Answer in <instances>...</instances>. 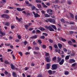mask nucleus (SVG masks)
Instances as JSON below:
<instances>
[{"instance_id":"f257e3e1","label":"nucleus","mask_w":77,"mask_h":77,"mask_svg":"<svg viewBox=\"0 0 77 77\" xmlns=\"http://www.w3.org/2000/svg\"><path fill=\"white\" fill-rule=\"evenodd\" d=\"M2 18H6V19H9L10 17L9 15H8L7 14H3L1 16Z\"/></svg>"},{"instance_id":"f03ea898","label":"nucleus","mask_w":77,"mask_h":77,"mask_svg":"<svg viewBox=\"0 0 77 77\" xmlns=\"http://www.w3.org/2000/svg\"><path fill=\"white\" fill-rule=\"evenodd\" d=\"M45 28L47 29V30H49L51 32V31H54V29L51 27V26H47L45 27Z\"/></svg>"},{"instance_id":"7ed1b4c3","label":"nucleus","mask_w":77,"mask_h":77,"mask_svg":"<svg viewBox=\"0 0 77 77\" xmlns=\"http://www.w3.org/2000/svg\"><path fill=\"white\" fill-rule=\"evenodd\" d=\"M57 66L56 64H53L52 66V70H54L57 69Z\"/></svg>"},{"instance_id":"20e7f679","label":"nucleus","mask_w":77,"mask_h":77,"mask_svg":"<svg viewBox=\"0 0 77 77\" xmlns=\"http://www.w3.org/2000/svg\"><path fill=\"white\" fill-rule=\"evenodd\" d=\"M34 15V17L35 18H37L38 17H40V15H39V14L38 13H35V12L33 11L32 12Z\"/></svg>"},{"instance_id":"39448f33","label":"nucleus","mask_w":77,"mask_h":77,"mask_svg":"<svg viewBox=\"0 0 77 77\" xmlns=\"http://www.w3.org/2000/svg\"><path fill=\"white\" fill-rule=\"evenodd\" d=\"M75 62V60L74 59H70L69 61V63H73Z\"/></svg>"},{"instance_id":"423d86ee","label":"nucleus","mask_w":77,"mask_h":77,"mask_svg":"<svg viewBox=\"0 0 77 77\" xmlns=\"http://www.w3.org/2000/svg\"><path fill=\"white\" fill-rule=\"evenodd\" d=\"M48 21L50 22V23H53V24H55L56 23V21H55V20L54 19H48Z\"/></svg>"},{"instance_id":"0eeeda50","label":"nucleus","mask_w":77,"mask_h":77,"mask_svg":"<svg viewBox=\"0 0 77 77\" xmlns=\"http://www.w3.org/2000/svg\"><path fill=\"white\" fill-rule=\"evenodd\" d=\"M17 11H19V12H20V11H24V10H25V9L24 8H22V9L21 8H17Z\"/></svg>"},{"instance_id":"6e6552de","label":"nucleus","mask_w":77,"mask_h":77,"mask_svg":"<svg viewBox=\"0 0 77 77\" xmlns=\"http://www.w3.org/2000/svg\"><path fill=\"white\" fill-rule=\"evenodd\" d=\"M45 60L47 62H50L51 61L50 59V57H47L45 58Z\"/></svg>"},{"instance_id":"1a4fd4ad","label":"nucleus","mask_w":77,"mask_h":77,"mask_svg":"<svg viewBox=\"0 0 77 77\" xmlns=\"http://www.w3.org/2000/svg\"><path fill=\"white\" fill-rule=\"evenodd\" d=\"M64 61L65 60H64V59H62L61 61L59 62V64L60 65H63V63H64Z\"/></svg>"},{"instance_id":"9d476101","label":"nucleus","mask_w":77,"mask_h":77,"mask_svg":"<svg viewBox=\"0 0 77 77\" xmlns=\"http://www.w3.org/2000/svg\"><path fill=\"white\" fill-rule=\"evenodd\" d=\"M61 60H62V58L58 57H57V62L59 63V62H60L61 61Z\"/></svg>"},{"instance_id":"9b49d317","label":"nucleus","mask_w":77,"mask_h":77,"mask_svg":"<svg viewBox=\"0 0 77 77\" xmlns=\"http://www.w3.org/2000/svg\"><path fill=\"white\" fill-rule=\"evenodd\" d=\"M58 45L60 49H62V44L59 43L58 44Z\"/></svg>"},{"instance_id":"f8f14e48","label":"nucleus","mask_w":77,"mask_h":77,"mask_svg":"<svg viewBox=\"0 0 77 77\" xmlns=\"http://www.w3.org/2000/svg\"><path fill=\"white\" fill-rule=\"evenodd\" d=\"M38 29L40 30H41V31H44V30H45V28H44L41 27H39L38 28Z\"/></svg>"},{"instance_id":"ddd939ff","label":"nucleus","mask_w":77,"mask_h":77,"mask_svg":"<svg viewBox=\"0 0 77 77\" xmlns=\"http://www.w3.org/2000/svg\"><path fill=\"white\" fill-rule=\"evenodd\" d=\"M46 65H47V69H49L50 68V66H51V64H50V63H48L46 64Z\"/></svg>"},{"instance_id":"4468645a","label":"nucleus","mask_w":77,"mask_h":77,"mask_svg":"<svg viewBox=\"0 0 77 77\" xmlns=\"http://www.w3.org/2000/svg\"><path fill=\"white\" fill-rule=\"evenodd\" d=\"M11 68L12 69H15V66H14L12 64H11Z\"/></svg>"},{"instance_id":"2eb2a0df","label":"nucleus","mask_w":77,"mask_h":77,"mask_svg":"<svg viewBox=\"0 0 77 77\" xmlns=\"http://www.w3.org/2000/svg\"><path fill=\"white\" fill-rule=\"evenodd\" d=\"M47 12L48 14V12H53V10L51 9H48V10H47Z\"/></svg>"},{"instance_id":"dca6fc26","label":"nucleus","mask_w":77,"mask_h":77,"mask_svg":"<svg viewBox=\"0 0 77 77\" xmlns=\"http://www.w3.org/2000/svg\"><path fill=\"white\" fill-rule=\"evenodd\" d=\"M44 16L45 17H46V18H48V17H50V15L47 14H45L44 15Z\"/></svg>"},{"instance_id":"f3484780","label":"nucleus","mask_w":77,"mask_h":77,"mask_svg":"<svg viewBox=\"0 0 77 77\" xmlns=\"http://www.w3.org/2000/svg\"><path fill=\"white\" fill-rule=\"evenodd\" d=\"M69 14L71 17L72 18H74V15H73V14H72V13H69Z\"/></svg>"},{"instance_id":"a211bd4d","label":"nucleus","mask_w":77,"mask_h":77,"mask_svg":"<svg viewBox=\"0 0 77 77\" xmlns=\"http://www.w3.org/2000/svg\"><path fill=\"white\" fill-rule=\"evenodd\" d=\"M30 38H31V39H36V38H37V36L36 35H35L31 37Z\"/></svg>"},{"instance_id":"6ab92c4d","label":"nucleus","mask_w":77,"mask_h":77,"mask_svg":"<svg viewBox=\"0 0 77 77\" xmlns=\"http://www.w3.org/2000/svg\"><path fill=\"white\" fill-rule=\"evenodd\" d=\"M37 7L39 9H41L42 8V6H41V5L40 4H38L37 5Z\"/></svg>"},{"instance_id":"aec40b11","label":"nucleus","mask_w":77,"mask_h":77,"mask_svg":"<svg viewBox=\"0 0 77 77\" xmlns=\"http://www.w3.org/2000/svg\"><path fill=\"white\" fill-rule=\"evenodd\" d=\"M51 27L53 28V29H54L55 30H57V28L55 25H52Z\"/></svg>"},{"instance_id":"412c9836","label":"nucleus","mask_w":77,"mask_h":77,"mask_svg":"<svg viewBox=\"0 0 77 77\" xmlns=\"http://www.w3.org/2000/svg\"><path fill=\"white\" fill-rule=\"evenodd\" d=\"M0 33L2 35H0V36H5V34L3 33V32H2L1 31H0Z\"/></svg>"},{"instance_id":"4be33fe9","label":"nucleus","mask_w":77,"mask_h":77,"mask_svg":"<svg viewBox=\"0 0 77 77\" xmlns=\"http://www.w3.org/2000/svg\"><path fill=\"white\" fill-rule=\"evenodd\" d=\"M68 43L70 45H72V42L71 41H69Z\"/></svg>"},{"instance_id":"5701e85b","label":"nucleus","mask_w":77,"mask_h":77,"mask_svg":"<svg viewBox=\"0 0 77 77\" xmlns=\"http://www.w3.org/2000/svg\"><path fill=\"white\" fill-rule=\"evenodd\" d=\"M69 56H70V55H67L66 56L65 58V59L66 60H68V59H69Z\"/></svg>"},{"instance_id":"b1692460","label":"nucleus","mask_w":77,"mask_h":77,"mask_svg":"<svg viewBox=\"0 0 77 77\" xmlns=\"http://www.w3.org/2000/svg\"><path fill=\"white\" fill-rule=\"evenodd\" d=\"M56 59H57V57H55L52 58V60L53 62H55V61L56 60Z\"/></svg>"},{"instance_id":"393cba45","label":"nucleus","mask_w":77,"mask_h":77,"mask_svg":"<svg viewBox=\"0 0 77 77\" xmlns=\"http://www.w3.org/2000/svg\"><path fill=\"white\" fill-rule=\"evenodd\" d=\"M35 2L36 3H42V1L41 0H36L35 1Z\"/></svg>"},{"instance_id":"a878e982","label":"nucleus","mask_w":77,"mask_h":77,"mask_svg":"<svg viewBox=\"0 0 77 77\" xmlns=\"http://www.w3.org/2000/svg\"><path fill=\"white\" fill-rule=\"evenodd\" d=\"M42 5H43L44 8H48V6L46 5H45L44 2H42Z\"/></svg>"},{"instance_id":"bb28decb","label":"nucleus","mask_w":77,"mask_h":77,"mask_svg":"<svg viewBox=\"0 0 77 77\" xmlns=\"http://www.w3.org/2000/svg\"><path fill=\"white\" fill-rule=\"evenodd\" d=\"M60 21L62 23H65V20L64 19L62 18L60 20Z\"/></svg>"},{"instance_id":"cd10ccee","label":"nucleus","mask_w":77,"mask_h":77,"mask_svg":"<svg viewBox=\"0 0 77 77\" xmlns=\"http://www.w3.org/2000/svg\"><path fill=\"white\" fill-rule=\"evenodd\" d=\"M5 63L7 65H10V63H9V62L6 60L5 61Z\"/></svg>"},{"instance_id":"c85d7f7f","label":"nucleus","mask_w":77,"mask_h":77,"mask_svg":"<svg viewBox=\"0 0 77 77\" xmlns=\"http://www.w3.org/2000/svg\"><path fill=\"white\" fill-rule=\"evenodd\" d=\"M48 73L49 75H51L52 74V71L51 70L48 71Z\"/></svg>"},{"instance_id":"c756f323","label":"nucleus","mask_w":77,"mask_h":77,"mask_svg":"<svg viewBox=\"0 0 77 77\" xmlns=\"http://www.w3.org/2000/svg\"><path fill=\"white\" fill-rule=\"evenodd\" d=\"M9 24H10V23L9 22H6L5 24V26H9Z\"/></svg>"},{"instance_id":"7c9ffc66","label":"nucleus","mask_w":77,"mask_h":77,"mask_svg":"<svg viewBox=\"0 0 77 77\" xmlns=\"http://www.w3.org/2000/svg\"><path fill=\"white\" fill-rule=\"evenodd\" d=\"M23 43L24 44V45H26L28 44V42H27V41L25 40V42H23Z\"/></svg>"},{"instance_id":"2f4dec72","label":"nucleus","mask_w":77,"mask_h":77,"mask_svg":"<svg viewBox=\"0 0 77 77\" xmlns=\"http://www.w3.org/2000/svg\"><path fill=\"white\" fill-rule=\"evenodd\" d=\"M12 75L14 77H17L16 76V73L14 72L13 73Z\"/></svg>"},{"instance_id":"473e14b6","label":"nucleus","mask_w":77,"mask_h":77,"mask_svg":"<svg viewBox=\"0 0 77 77\" xmlns=\"http://www.w3.org/2000/svg\"><path fill=\"white\" fill-rule=\"evenodd\" d=\"M25 28L26 30L28 29V27H29V26L27 25H25Z\"/></svg>"},{"instance_id":"72a5a7b5","label":"nucleus","mask_w":77,"mask_h":77,"mask_svg":"<svg viewBox=\"0 0 77 77\" xmlns=\"http://www.w3.org/2000/svg\"><path fill=\"white\" fill-rule=\"evenodd\" d=\"M77 65V63H75L72 64V66L74 67V66H75V65Z\"/></svg>"},{"instance_id":"f704fd0d","label":"nucleus","mask_w":77,"mask_h":77,"mask_svg":"<svg viewBox=\"0 0 77 77\" xmlns=\"http://www.w3.org/2000/svg\"><path fill=\"white\" fill-rule=\"evenodd\" d=\"M9 73L8 72L6 71H5L4 72V74L6 75H8Z\"/></svg>"},{"instance_id":"c9c22d12","label":"nucleus","mask_w":77,"mask_h":77,"mask_svg":"<svg viewBox=\"0 0 77 77\" xmlns=\"http://www.w3.org/2000/svg\"><path fill=\"white\" fill-rule=\"evenodd\" d=\"M61 40L62 41H63V42H66V40L65 39V38H61Z\"/></svg>"},{"instance_id":"e433bc0d","label":"nucleus","mask_w":77,"mask_h":77,"mask_svg":"<svg viewBox=\"0 0 77 77\" xmlns=\"http://www.w3.org/2000/svg\"><path fill=\"white\" fill-rule=\"evenodd\" d=\"M54 47L56 49H57L58 48V47H57V45L55 44L54 45Z\"/></svg>"},{"instance_id":"4c0bfd02","label":"nucleus","mask_w":77,"mask_h":77,"mask_svg":"<svg viewBox=\"0 0 77 77\" xmlns=\"http://www.w3.org/2000/svg\"><path fill=\"white\" fill-rule=\"evenodd\" d=\"M41 31L40 30H39L38 29H37L36 30V33H41Z\"/></svg>"},{"instance_id":"58836bf2","label":"nucleus","mask_w":77,"mask_h":77,"mask_svg":"<svg viewBox=\"0 0 77 77\" xmlns=\"http://www.w3.org/2000/svg\"><path fill=\"white\" fill-rule=\"evenodd\" d=\"M42 35H45V36H47V35H48V34L45 33H43Z\"/></svg>"},{"instance_id":"ea45409f","label":"nucleus","mask_w":77,"mask_h":77,"mask_svg":"<svg viewBox=\"0 0 77 77\" xmlns=\"http://www.w3.org/2000/svg\"><path fill=\"white\" fill-rule=\"evenodd\" d=\"M35 50H39V48L38 47H35Z\"/></svg>"},{"instance_id":"a19ab883","label":"nucleus","mask_w":77,"mask_h":77,"mask_svg":"<svg viewBox=\"0 0 77 77\" xmlns=\"http://www.w3.org/2000/svg\"><path fill=\"white\" fill-rule=\"evenodd\" d=\"M70 54L71 55V56H73L75 55V53L74 52H72V53Z\"/></svg>"},{"instance_id":"79ce46f5","label":"nucleus","mask_w":77,"mask_h":77,"mask_svg":"<svg viewBox=\"0 0 77 77\" xmlns=\"http://www.w3.org/2000/svg\"><path fill=\"white\" fill-rule=\"evenodd\" d=\"M69 33L70 35H72L74 33V32L72 31H69Z\"/></svg>"},{"instance_id":"37998d69","label":"nucleus","mask_w":77,"mask_h":77,"mask_svg":"<svg viewBox=\"0 0 77 77\" xmlns=\"http://www.w3.org/2000/svg\"><path fill=\"white\" fill-rule=\"evenodd\" d=\"M42 47H43V48H44V49L46 48V45H42Z\"/></svg>"},{"instance_id":"c03bdc74","label":"nucleus","mask_w":77,"mask_h":77,"mask_svg":"<svg viewBox=\"0 0 77 77\" xmlns=\"http://www.w3.org/2000/svg\"><path fill=\"white\" fill-rule=\"evenodd\" d=\"M49 41L50 42H51V43H53V40L51 39H50Z\"/></svg>"},{"instance_id":"a18cd8bd","label":"nucleus","mask_w":77,"mask_h":77,"mask_svg":"<svg viewBox=\"0 0 77 77\" xmlns=\"http://www.w3.org/2000/svg\"><path fill=\"white\" fill-rule=\"evenodd\" d=\"M40 38H41V39H45V36H44V35L42 36Z\"/></svg>"},{"instance_id":"49530a36","label":"nucleus","mask_w":77,"mask_h":77,"mask_svg":"<svg viewBox=\"0 0 77 77\" xmlns=\"http://www.w3.org/2000/svg\"><path fill=\"white\" fill-rule=\"evenodd\" d=\"M29 69V67H26L25 68V71H27V70H28Z\"/></svg>"},{"instance_id":"de8ad7c7","label":"nucleus","mask_w":77,"mask_h":77,"mask_svg":"<svg viewBox=\"0 0 77 77\" xmlns=\"http://www.w3.org/2000/svg\"><path fill=\"white\" fill-rule=\"evenodd\" d=\"M38 42H39V43L40 44H42V41H41V40H38Z\"/></svg>"},{"instance_id":"09e8293b","label":"nucleus","mask_w":77,"mask_h":77,"mask_svg":"<svg viewBox=\"0 0 77 77\" xmlns=\"http://www.w3.org/2000/svg\"><path fill=\"white\" fill-rule=\"evenodd\" d=\"M9 10H7L6 11L4 12V13L5 14H8V13H9Z\"/></svg>"},{"instance_id":"8fccbe9b","label":"nucleus","mask_w":77,"mask_h":77,"mask_svg":"<svg viewBox=\"0 0 77 77\" xmlns=\"http://www.w3.org/2000/svg\"><path fill=\"white\" fill-rule=\"evenodd\" d=\"M35 8L36 7H35L34 6H33V7L31 8L32 10H35Z\"/></svg>"},{"instance_id":"3c124183","label":"nucleus","mask_w":77,"mask_h":77,"mask_svg":"<svg viewBox=\"0 0 77 77\" xmlns=\"http://www.w3.org/2000/svg\"><path fill=\"white\" fill-rule=\"evenodd\" d=\"M18 53L19 54H20L21 56H23V53H22L21 52H19Z\"/></svg>"},{"instance_id":"603ef678","label":"nucleus","mask_w":77,"mask_h":77,"mask_svg":"<svg viewBox=\"0 0 77 77\" xmlns=\"http://www.w3.org/2000/svg\"><path fill=\"white\" fill-rule=\"evenodd\" d=\"M25 2L26 5H29V1H25Z\"/></svg>"},{"instance_id":"864d4df0","label":"nucleus","mask_w":77,"mask_h":77,"mask_svg":"<svg viewBox=\"0 0 77 77\" xmlns=\"http://www.w3.org/2000/svg\"><path fill=\"white\" fill-rule=\"evenodd\" d=\"M69 74V72L68 71L65 72V75H68Z\"/></svg>"},{"instance_id":"5fc2aeb1","label":"nucleus","mask_w":77,"mask_h":77,"mask_svg":"<svg viewBox=\"0 0 77 77\" xmlns=\"http://www.w3.org/2000/svg\"><path fill=\"white\" fill-rule=\"evenodd\" d=\"M49 48L50 50H52L53 49V48H52V46H49Z\"/></svg>"},{"instance_id":"6e6d98bb","label":"nucleus","mask_w":77,"mask_h":77,"mask_svg":"<svg viewBox=\"0 0 77 77\" xmlns=\"http://www.w3.org/2000/svg\"><path fill=\"white\" fill-rule=\"evenodd\" d=\"M17 37L18 39H21V36H20V35H18Z\"/></svg>"},{"instance_id":"4d7b16f0","label":"nucleus","mask_w":77,"mask_h":77,"mask_svg":"<svg viewBox=\"0 0 77 77\" xmlns=\"http://www.w3.org/2000/svg\"><path fill=\"white\" fill-rule=\"evenodd\" d=\"M75 24V23L74 22H70L69 24H73L74 25Z\"/></svg>"},{"instance_id":"13d9d810","label":"nucleus","mask_w":77,"mask_h":77,"mask_svg":"<svg viewBox=\"0 0 77 77\" xmlns=\"http://www.w3.org/2000/svg\"><path fill=\"white\" fill-rule=\"evenodd\" d=\"M11 76V73H9L7 75V77H10Z\"/></svg>"},{"instance_id":"bf43d9fd","label":"nucleus","mask_w":77,"mask_h":77,"mask_svg":"<svg viewBox=\"0 0 77 77\" xmlns=\"http://www.w3.org/2000/svg\"><path fill=\"white\" fill-rule=\"evenodd\" d=\"M49 55V53H46L45 54V56H48Z\"/></svg>"},{"instance_id":"052dcab7","label":"nucleus","mask_w":77,"mask_h":77,"mask_svg":"<svg viewBox=\"0 0 77 77\" xmlns=\"http://www.w3.org/2000/svg\"><path fill=\"white\" fill-rule=\"evenodd\" d=\"M64 53V52H63V51H61V52L60 53V54H63Z\"/></svg>"},{"instance_id":"680f3d73","label":"nucleus","mask_w":77,"mask_h":77,"mask_svg":"<svg viewBox=\"0 0 77 77\" xmlns=\"http://www.w3.org/2000/svg\"><path fill=\"white\" fill-rule=\"evenodd\" d=\"M11 44H5V45H7V46H8V47H9V46H10L11 45Z\"/></svg>"},{"instance_id":"e2e57ef3","label":"nucleus","mask_w":77,"mask_h":77,"mask_svg":"<svg viewBox=\"0 0 77 77\" xmlns=\"http://www.w3.org/2000/svg\"><path fill=\"white\" fill-rule=\"evenodd\" d=\"M35 32H36V31L35 30H33L32 31V34H35Z\"/></svg>"},{"instance_id":"0e129e2a","label":"nucleus","mask_w":77,"mask_h":77,"mask_svg":"<svg viewBox=\"0 0 77 77\" xmlns=\"http://www.w3.org/2000/svg\"><path fill=\"white\" fill-rule=\"evenodd\" d=\"M72 42H73V43H75V40L74 39H73L72 40Z\"/></svg>"},{"instance_id":"69168bd1","label":"nucleus","mask_w":77,"mask_h":77,"mask_svg":"<svg viewBox=\"0 0 77 77\" xmlns=\"http://www.w3.org/2000/svg\"><path fill=\"white\" fill-rule=\"evenodd\" d=\"M63 50L64 52H66V51H67V50L65 48H64Z\"/></svg>"},{"instance_id":"338daca9","label":"nucleus","mask_w":77,"mask_h":77,"mask_svg":"<svg viewBox=\"0 0 77 77\" xmlns=\"http://www.w3.org/2000/svg\"><path fill=\"white\" fill-rule=\"evenodd\" d=\"M30 54V52H27L25 53L26 55H28V54Z\"/></svg>"},{"instance_id":"774afa93","label":"nucleus","mask_w":77,"mask_h":77,"mask_svg":"<svg viewBox=\"0 0 77 77\" xmlns=\"http://www.w3.org/2000/svg\"><path fill=\"white\" fill-rule=\"evenodd\" d=\"M50 4L48 2L46 3V5H47V6H50Z\"/></svg>"}]
</instances>
